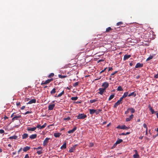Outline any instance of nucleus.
<instances>
[{"label": "nucleus", "mask_w": 158, "mask_h": 158, "mask_svg": "<svg viewBox=\"0 0 158 158\" xmlns=\"http://www.w3.org/2000/svg\"><path fill=\"white\" fill-rule=\"evenodd\" d=\"M77 117L78 119H83L87 117V115L84 114H79Z\"/></svg>", "instance_id": "nucleus-1"}, {"label": "nucleus", "mask_w": 158, "mask_h": 158, "mask_svg": "<svg viewBox=\"0 0 158 158\" xmlns=\"http://www.w3.org/2000/svg\"><path fill=\"white\" fill-rule=\"evenodd\" d=\"M116 128L117 129H126L127 130L129 129V127H126L125 125L120 126L118 125L116 127Z\"/></svg>", "instance_id": "nucleus-2"}, {"label": "nucleus", "mask_w": 158, "mask_h": 158, "mask_svg": "<svg viewBox=\"0 0 158 158\" xmlns=\"http://www.w3.org/2000/svg\"><path fill=\"white\" fill-rule=\"evenodd\" d=\"M53 80V79L52 78H51L50 79H48L44 82V81H43L42 82L41 84V85H43L44 84H46L49 83L51 81H52Z\"/></svg>", "instance_id": "nucleus-3"}, {"label": "nucleus", "mask_w": 158, "mask_h": 158, "mask_svg": "<svg viewBox=\"0 0 158 158\" xmlns=\"http://www.w3.org/2000/svg\"><path fill=\"white\" fill-rule=\"evenodd\" d=\"M109 86V83L107 82H105L102 84V86L104 88V89H106Z\"/></svg>", "instance_id": "nucleus-4"}, {"label": "nucleus", "mask_w": 158, "mask_h": 158, "mask_svg": "<svg viewBox=\"0 0 158 158\" xmlns=\"http://www.w3.org/2000/svg\"><path fill=\"white\" fill-rule=\"evenodd\" d=\"M99 91L98 93L101 95H102L103 93L106 91V89L102 88H100L99 89Z\"/></svg>", "instance_id": "nucleus-5"}, {"label": "nucleus", "mask_w": 158, "mask_h": 158, "mask_svg": "<svg viewBox=\"0 0 158 158\" xmlns=\"http://www.w3.org/2000/svg\"><path fill=\"white\" fill-rule=\"evenodd\" d=\"M50 139V138H46L43 142V145L45 146L47 145L48 142V140Z\"/></svg>", "instance_id": "nucleus-6"}, {"label": "nucleus", "mask_w": 158, "mask_h": 158, "mask_svg": "<svg viewBox=\"0 0 158 158\" xmlns=\"http://www.w3.org/2000/svg\"><path fill=\"white\" fill-rule=\"evenodd\" d=\"M135 154L133 155V158H140L139 155L136 150H135Z\"/></svg>", "instance_id": "nucleus-7"}, {"label": "nucleus", "mask_w": 158, "mask_h": 158, "mask_svg": "<svg viewBox=\"0 0 158 158\" xmlns=\"http://www.w3.org/2000/svg\"><path fill=\"white\" fill-rule=\"evenodd\" d=\"M55 106V104H50L48 106V110H52Z\"/></svg>", "instance_id": "nucleus-8"}, {"label": "nucleus", "mask_w": 158, "mask_h": 158, "mask_svg": "<svg viewBox=\"0 0 158 158\" xmlns=\"http://www.w3.org/2000/svg\"><path fill=\"white\" fill-rule=\"evenodd\" d=\"M122 103V102H121L120 101H119L118 100L117 101V102H116L114 104V108H116L117 107L119 104H120Z\"/></svg>", "instance_id": "nucleus-9"}, {"label": "nucleus", "mask_w": 158, "mask_h": 158, "mask_svg": "<svg viewBox=\"0 0 158 158\" xmlns=\"http://www.w3.org/2000/svg\"><path fill=\"white\" fill-rule=\"evenodd\" d=\"M21 117V116L20 115H18V116L15 115L12 119V121H14L16 120H18L19 118Z\"/></svg>", "instance_id": "nucleus-10"}, {"label": "nucleus", "mask_w": 158, "mask_h": 158, "mask_svg": "<svg viewBox=\"0 0 158 158\" xmlns=\"http://www.w3.org/2000/svg\"><path fill=\"white\" fill-rule=\"evenodd\" d=\"M77 127H74L72 130H69L68 131L69 134L72 133H73L77 129Z\"/></svg>", "instance_id": "nucleus-11"}, {"label": "nucleus", "mask_w": 158, "mask_h": 158, "mask_svg": "<svg viewBox=\"0 0 158 158\" xmlns=\"http://www.w3.org/2000/svg\"><path fill=\"white\" fill-rule=\"evenodd\" d=\"M143 64L140 63H137L135 66V68H140L143 66Z\"/></svg>", "instance_id": "nucleus-12"}, {"label": "nucleus", "mask_w": 158, "mask_h": 158, "mask_svg": "<svg viewBox=\"0 0 158 158\" xmlns=\"http://www.w3.org/2000/svg\"><path fill=\"white\" fill-rule=\"evenodd\" d=\"M123 142V140L121 139H118L116 141L115 143L114 144V146H116L118 144Z\"/></svg>", "instance_id": "nucleus-13"}, {"label": "nucleus", "mask_w": 158, "mask_h": 158, "mask_svg": "<svg viewBox=\"0 0 158 158\" xmlns=\"http://www.w3.org/2000/svg\"><path fill=\"white\" fill-rule=\"evenodd\" d=\"M36 129V127H34L33 128H30L29 127H27V130L28 131H34Z\"/></svg>", "instance_id": "nucleus-14"}, {"label": "nucleus", "mask_w": 158, "mask_h": 158, "mask_svg": "<svg viewBox=\"0 0 158 158\" xmlns=\"http://www.w3.org/2000/svg\"><path fill=\"white\" fill-rule=\"evenodd\" d=\"M133 118V114L131 115L129 117L127 118L126 119V122H128L130 121Z\"/></svg>", "instance_id": "nucleus-15"}, {"label": "nucleus", "mask_w": 158, "mask_h": 158, "mask_svg": "<svg viewBox=\"0 0 158 158\" xmlns=\"http://www.w3.org/2000/svg\"><path fill=\"white\" fill-rule=\"evenodd\" d=\"M131 56V55H125L124 56V57H123V60L124 61L128 59V58H129Z\"/></svg>", "instance_id": "nucleus-16"}, {"label": "nucleus", "mask_w": 158, "mask_h": 158, "mask_svg": "<svg viewBox=\"0 0 158 158\" xmlns=\"http://www.w3.org/2000/svg\"><path fill=\"white\" fill-rule=\"evenodd\" d=\"M36 102V100L35 99H32L27 104H31L33 103H35Z\"/></svg>", "instance_id": "nucleus-17"}, {"label": "nucleus", "mask_w": 158, "mask_h": 158, "mask_svg": "<svg viewBox=\"0 0 158 158\" xmlns=\"http://www.w3.org/2000/svg\"><path fill=\"white\" fill-rule=\"evenodd\" d=\"M28 137V135L27 133H24L22 135V138L23 139H24L27 138Z\"/></svg>", "instance_id": "nucleus-18"}, {"label": "nucleus", "mask_w": 158, "mask_h": 158, "mask_svg": "<svg viewBox=\"0 0 158 158\" xmlns=\"http://www.w3.org/2000/svg\"><path fill=\"white\" fill-rule=\"evenodd\" d=\"M37 135L36 134H33L29 136V138L31 139H33L36 138Z\"/></svg>", "instance_id": "nucleus-19"}, {"label": "nucleus", "mask_w": 158, "mask_h": 158, "mask_svg": "<svg viewBox=\"0 0 158 158\" xmlns=\"http://www.w3.org/2000/svg\"><path fill=\"white\" fill-rule=\"evenodd\" d=\"M104 54V52H98L95 54V55H96V56H100L102 55H103Z\"/></svg>", "instance_id": "nucleus-20"}, {"label": "nucleus", "mask_w": 158, "mask_h": 158, "mask_svg": "<svg viewBox=\"0 0 158 158\" xmlns=\"http://www.w3.org/2000/svg\"><path fill=\"white\" fill-rule=\"evenodd\" d=\"M30 148V147L28 146H26L23 148V150L24 152H27V151L29 150Z\"/></svg>", "instance_id": "nucleus-21"}, {"label": "nucleus", "mask_w": 158, "mask_h": 158, "mask_svg": "<svg viewBox=\"0 0 158 158\" xmlns=\"http://www.w3.org/2000/svg\"><path fill=\"white\" fill-rule=\"evenodd\" d=\"M148 108H149V110L151 111L152 114H153L156 112L154 111V110L152 109V107H151L150 105L148 106Z\"/></svg>", "instance_id": "nucleus-22"}, {"label": "nucleus", "mask_w": 158, "mask_h": 158, "mask_svg": "<svg viewBox=\"0 0 158 158\" xmlns=\"http://www.w3.org/2000/svg\"><path fill=\"white\" fill-rule=\"evenodd\" d=\"M17 136L15 135H14L13 136L9 137V139H16L17 138Z\"/></svg>", "instance_id": "nucleus-23"}, {"label": "nucleus", "mask_w": 158, "mask_h": 158, "mask_svg": "<svg viewBox=\"0 0 158 158\" xmlns=\"http://www.w3.org/2000/svg\"><path fill=\"white\" fill-rule=\"evenodd\" d=\"M76 145H75L73 146V147L71 148L69 150V152H73L75 150V147Z\"/></svg>", "instance_id": "nucleus-24"}, {"label": "nucleus", "mask_w": 158, "mask_h": 158, "mask_svg": "<svg viewBox=\"0 0 158 158\" xmlns=\"http://www.w3.org/2000/svg\"><path fill=\"white\" fill-rule=\"evenodd\" d=\"M61 135V133L58 132L55 133L54 134V135L55 137H59Z\"/></svg>", "instance_id": "nucleus-25"}, {"label": "nucleus", "mask_w": 158, "mask_h": 158, "mask_svg": "<svg viewBox=\"0 0 158 158\" xmlns=\"http://www.w3.org/2000/svg\"><path fill=\"white\" fill-rule=\"evenodd\" d=\"M89 110L90 114H93L95 113V110L89 109Z\"/></svg>", "instance_id": "nucleus-26"}, {"label": "nucleus", "mask_w": 158, "mask_h": 158, "mask_svg": "<svg viewBox=\"0 0 158 158\" xmlns=\"http://www.w3.org/2000/svg\"><path fill=\"white\" fill-rule=\"evenodd\" d=\"M128 110L132 113H133L135 112V110L133 108H128Z\"/></svg>", "instance_id": "nucleus-27"}, {"label": "nucleus", "mask_w": 158, "mask_h": 158, "mask_svg": "<svg viewBox=\"0 0 158 158\" xmlns=\"http://www.w3.org/2000/svg\"><path fill=\"white\" fill-rule=\"evenodd\" d=\"M56 92V89L55 88H53V89L51 91L50 93L52 95H53Z\"/></svg>", "instance_id": "nucleus-28"}, {"label": "nucleus", "mask_w": 158, "mask_h": 158, "mask_svg": "<svg viewBox=\"0 0 158 158\" xmlns=\"http://www.w3.org/2000/svg\"><path fill=\"white\" fill-rule=\"evenodd\" d=\"M155 54L153 55L152 56H150L147 59L146 61H148L149 60H150L152 59L154 56H155Z\"/></svg>", "instance_id": "nucleus-29"}, {"label": "nucleus", "mask_w": 158, "mask_h": 158, "mask_svg": "<svg viewBox=\"0 0 158 158\" xmlns=\"http://www.w3.org/2000/svg\"><path fill=\"white\" fill-rule=\"evenodd\" d=\"M132 96H133L134 97L136 96V94L135 93V92H133L128 95V97H130Z\"/></svg>", "instance_id": "nucleus-30"}, {"label": "nucleus", "mask_w": 158, "mask_h": 158, "mask_svg": "<svg viewBox=\"0 0 158 158\" xmlns=\"http://www.w3.org/2000/svg\"><path fill=\"white\" fill-rule=\"evenodd\" d=\"M114 96V94H111L110 95L109 98L108 99V101H110L112 99H113Z\"/></svg>", "instance_id": "nucleus-31"}, {"label": "nucleus", "mask_w": 158, "mask_h": 158, "mask_svg": "<svg viewBox=\"0 0 158 158\" xmlns=\"http://www.w3.org/2000/svg\"><path fill=\"white\" fill-rule=\"evenodd\" d=\"M64 94V91L63 90L62 91V92L59 94L57 96V97H61L62 95Z\"/></svg>", "instance_id": "nucleus-32"}, {"label": "nucleus", "mask_w": 158, "mask_h": 158, "mask_svg": "<svg viewBox=\"0 0 158 158\" xmlns=\"http://www.w3.org/2000/svg\"><path fill=\"white\" fill-rule=\"evenodd\" d=\"M128 92H125L124 93L123 95V97L124 98H125L126 97H127V95H128Z\"/></svg>", "instance_id": "nucleus-33"}, {"label": "nucleus", "mask_w": 158, "mask_h": 158, "mask_svg": "<svg viewBox=\"0 0 158 158\" xmlns=\"http://www.w3.org/2000/svg\"><path fill=\"white\" fill-rule=\"evenodd\" d=\"M59 77L61 79H63L64 78H65V77H67V76H63L60 74H59L58 75Z\"/></svg>", "instance_id": "nucleus-34"}, {"label": "nucleus", "mask_w": 158, "mask_h": 158, "mask_svg": "<svg viewBox=\"0 0 158 158\" xmlns=\"http://www.w3.org/2000/svg\"><path fill=\"white\" fill-rule=\"evenodd\" d=\"M112 29V28L110 27H108L106 29L105 32H109Z\"/></svg>", "instance_id": "nucleus-35"}, {"label": "nucleus", "mask_w": 158, "mask_h": 158, "mask_svg": "<svg viewBox=\"0 0 158 158\" xmlns=\"http://www.w3.org/2000/svg\"><path fill=\"white\" fill-rule=\"evenodd\" d=\"M66 148V143L65 142L61 146V148L63 149V148Z\"/></svg>", "instance_id": "nucleus-36"}, {"label": "nucleus", "mask_w": 158, "mask_h": 158, "mask_svg": "<svg viewBox=\"0 0 158 158\" xmlns=\"http://www.w3.org/2000/svg\"><path fill=\"white\" fill-rule=\"evenodd\" d=\"M123 89L121 86H119L117 89V90L118 91H122L123 90Z\"/></svg>", "instance_id": "nucleus-37"}, {"label": "nucleus", "mask_w": 158, "mask_h": 158, "mask_svg": "<svg viewBox=\"0 0 158 158\" xmlns=\"http://www.w3.org/2000/svg\"><path fill=\"white\" fill-rule=\"evenodd\" d=\"M78 99V97H72L71 98V100L72 101H76Z\"/></svg>", "instance_id": "nucleus-38"}, {"label": "nucleus", "mask_w": 158, "mask_h": 158, "mask_svg": "<svg viewBox=\"0 0 158 158\" xmlns=\"http://www.w3.org/2000/svg\"><path fill=\"white\" fill-rule=\"evenodd\" d=\"M79 84V82H76L73 84V86L75 87H76Z\"/></svg>", "instance_id": "nucleus-39"}, {"label": "nucleus", "mask_w": 158, "mask_h": 158, "mask_svg": "<svg viewBox=\"0 0 158 158\" xmlns=\"http://www.w3.org/2000/svg\"><path fill=\"white\" fill-rule=\"evenodd\" d=\"M97 101V100L96 99H93V100H90V103H93L94 102H95L96 101Z\"/></svg>", "instance_id": "nucleus-40"}, {"label": "nucleus", "mask_w": 158, "mask_h": 158, "mask_svg": "<svg viewBox=\"0 0 158 158\" xmlns=\"http://www.w3.org/2000/svg\"><path fill=\"white\" fill-rule=\"evenodd\" d=\"M37 153L38 155H40L41 154L43 153V152L42 151V150H39L37 152H36Z\"/></svg>", "instance_id": "nucleus-41"}, {"label": "nucleus", "mask_w": 158, "mask_h": 158, "mask_svg": "<svg viewBox=\"0 0 158 158\" xmlns=\"http://www.w3.org/2000/svg\"><path fill=\"white\" fill-rule=\"evenodd\" d=\"M46 126V123H45L43 125L41 126V127H40V129H42L43 128H45Z\"/></svg>", "instance_id": "nucleus-42"}, {"label": "nucleus", "mask_w": 158, "mask_h": 158, "mask_svg": "<svg viewBox=\"0 0 158 158\" xmlns=\"http://www.w3.org/2000/svg\"><path fill=\"white\" fill-rule=\"evenodd\" d=\"M54 76V74L53 73H51L48 76V77L50 78L53 77Z\"/></svg>", "instance_id": "nucleus-43"}, {"label": "nucleus", "mask_w": 158, "mask_h": 158, "mask_svg": "<svg viewBox=\"0 0 158 158\" xmlns=\"http://www.w3.org/2000/svg\"><path fill=\"white\" fill-rule=\"evenodd\" d=\"M123 24V23L122 22H119L117 23H116V25L118 26L120 25H121Z\"/></svg>", "instance_id": "nucleus-44"}, {"label": "nucleus", "mask_w": 158, "mask_h": 158, "mask_svg": "<svg viewBox=\"0 0 158 158\" xmlns=\"http://www.w3.org/2000/svg\"><path fill=\"white\" fill-rule=\"evenodd\" d=\"M70 118L69 117H68L66 118H64V120H67L68 121L69 120H70Z\"/></svg>", "instance_id": "nucleus-45"}, {"label": "nucleus", "mask_w": 158, "mask_h": 158, "mask_svg": "<svg viewBox=\"0 0 158 158\" xmlns=\"http://www.w3.org/2000/svg\"><path fill=\"white\" fill-rule=\"evenodd\" d=\"M34 149H36V150H38V149H42V148L41 146L38 147L37 148H34Z\"/></svg>", "instance_id": "nucleus-46"}, {"label": "nucleus", "mask_w": 158, "mask_h": 158, "mask_svg": "<svg viewBox=\"0 0 158 158\" xmlns=\"http://www.w3.org/2000/svg\"><path fill=\"white\" fill-rule=\"evenodd\" d=\"M32 112L31 111H27L24 114L26 115L28 114H31V113Z\"/></svg>", "instance_id": "nucleus-47"}, {"label": "nucleus", "mask_w": 158, "mask_h": 158, "mask_svg": "<svg viewBox=\"0 0 158 158\" xmlns=\"http://www.w3.org/2000/svg\"><path fill=\"white\" fill-rule=\"evenodd\" d=\"M106 69H107V67L104 68L103 70H102V71H101L100 72V74H101V73H102L104 72L106 70Z\"/></svg>", "instance_id": "nucleus-48"}, {"label": "nucleus", "mask_w": 158, "mask_h": 158, "mask_svg": "<svg viewBox=\"0 0 158 158\" xmlns=\"http://www.w3.org/2000/svg\"><path fill=\"white\" fill-rule=\"evenodd\" d=\"M118 71H115L114 73H112L111 74V77H112V76L114 75L115 74L117 73Z\"/></svg>", "instance_id": "nucleus-49"}, {"label": "nucleus", "mask_w": 158, "mask_h": 158, "mask_svg": "<svg viewBox=\"0 0 158 158\" xmlns=\"http://www.w3.org/2000/svg\"><path fill=\"white\" fill-rule=\"evenodd\" d=\"M143 127H144L146 128V129L148 130V127L146 124L144 123L143 124Z\"/></svg>", "instance_id": "nucleus-50"}, {"label": "nucleus", "mask_w": 158, "mask_h": 158, "mask_svg": "<svg viewBox=\"0 0 158 158\" xmlns=\"http://www.w3.org/2000/svg\"><path fill=\"white\" fill-rule=\"evenodd\" d=\"M4 132V131L3 130L1 129L0 130V133L2 134Z\"/></svg>", "instance_id": "nucleus-51"}, {"label": "nucleus", "mask_w": 158, "mask_h": 158, "mask_svg": "<svg viewBox=\"0 0 158 158\" xmlns=\"http://www.w3.org/2000/svg\"><path fill=\"white\" fill-rule=\"evenodd\" d=\"M154 77L155 79L157 78H158V73L155 75Z\"/></svg>", "instance_id": "nucleus-52"}, {"label": "nucleus", "mask_w": 158, "mask_h": 158, "mask_svg": "<svg viewBox=\"0 0 158 158\" xmlns=\"http://www.w3.org/2000/svg\"><path fill=\"white\" fill-rule=\"evenodd\" d=\"M41 127V126L40 124H38L37 126L36 127H35L38 128H40V127Z\"/></svg>", "instance_id": "nucleus-53"}, {"label": "nucleus", "mask_w": 158, "mask_h": 158, "mask_svg": "<svg viewBox=\"0 0 158 158\" xmlns=\"http://www.w3.org/2000/svg\"><path fill=\"white\" fill-rule=\"evenodd\" d=\"M124 98L123 97V96H122L119 99V101H120L121 102H122V101L123 100V98Z\"/></svg>", "instance_id": "nucleus-54"}, {"label": "nucleus", "mask_w": 158, "mask_h": 158, "mask_svg": "<svg viewBox=\"0 0 158 158\" xmlns=\"http://www.w3.org/2000/svg\"><path fill=\"white\" fill-rule=\"evenodd\" d=\"M129 110H128V109H127V110L125 112V114H127L128 113H129Z\"/></svg>", "instance_id": "nucleus-55"}, {"label": "nucleus", "mask_w": 158, "mask_h": 158, "mask_svg": "<svg viewBox=\"0 0 158 158\" xmlns=\"http://www.w3.org/2000/svg\"><path fill=\"white\" fill-rule=\"evenodd\" d=\"M104 61V60H103V59L99 60H98V63H99V62H101L103 61Z\"/></svg>", "instance_id": "nucleus-56"}, {"label": "nucleus", "mask_w": 158, "mask_h": 158, "mask_svg": "<svg viewBox=\"0 0 158 158\" xmlns=\"http://www.w3.org/2000/svg\"><path fill=\"white\" fill-rule=\"evenodd\" d=\"M24 158H29V155L28 154H27L24 157Z\"/></svg>", "instance_id": "nucleus-57"}, {"label": "nucleus", "mask_w": 158, "mask_h": 158, "mask_svg": "<svg viewBox=\"0 0 158 158\" xmlns=\"http://www.w3.org/2000/svg\"><path fill=\"white\" fill-rule=\"evenodd\" d=\"M113 70V68L112 67H109L108 69V71H111Z\"/></svg>", "instance_id": "nucleus-58"}, {"label": "nucleus", "mask_w": 158, "mask_h": 158, "mask_svg": "<svg viewBox=\"0 0 158 158\" xmlns=\"http://www.w3.org/2000/svg\"><path fill=\"white\" fill-rule=\"evenodd\" d=\"M95 113L96 114H98L99 113L97 111V110H95Z\"/></svg>", "instance_id": "nucleus-59"}, {"label": "nucleus", "mask_w": 158, "mask_h": 158, "mask_svg": "<svg viewBox=\"0 0 158 158\" xmlns=\"http://www.w3.org/2000/svg\"><path fill=\"white\" fill-rule=\"evenodd\" d=\"M25 106H23L21 108V109L22 110H24V108H25Z\"/></svg>", "instance_id": "nucleus-60"}, {"label": "nucleus", "mask_w": 158, "mask_h": 158, "mask_svg": "<svg viewBox=\"0 0 158 158\" xmlns=\"http://www.w3.org/2000/svg\"><path fill=\"white\" fill-rule=\"evenodd\" d=\"M120 135H125V133H122L121 134H119Z\"/></svg>", "instance_id": "nucleus-61"}, {"label": "nucleus", "mask_w": 158, "mask_h": 158, "mask_svg": "<svg viewBox=\"0 0 158 158\" xmlns=\"http://www.w3.org/2000/svg\"><path fill=\"white\" fill-rule=\"evenodd\" d=\"M20 102H17L16 103V105L17 106H19L20 105Z\"/></svg>", "instance_id": "nucleus-62"}, {"label": "nucleus", "mask_w": 158, "mask_h": 158, "mask_svg": "<svg viewBox=\"0 0 158 158\" xmlns=\"http://www.w3.org/2000/svg\"><path fill=\"white\" fill-rule=\"evenodd\" d=\"M90 147H93L94 146V144L93 143H90Z\"/></svg>", "instance_id": "nucleus-63"}, {"label": "nucleus", "mask_w": 158, "mask_h": 158, "mask_svg": "<svg viewBox=\"0 0 158 158\" xmlns=\"http://www.w3.org/2000/svg\"><path fill=\"white\" fill-rule=\"evenodd\" d=\"M22 148H21L18 151V153H19L21 151Z\"/></svg>", "instance_id": "nucleus-64"}]
</instances>
